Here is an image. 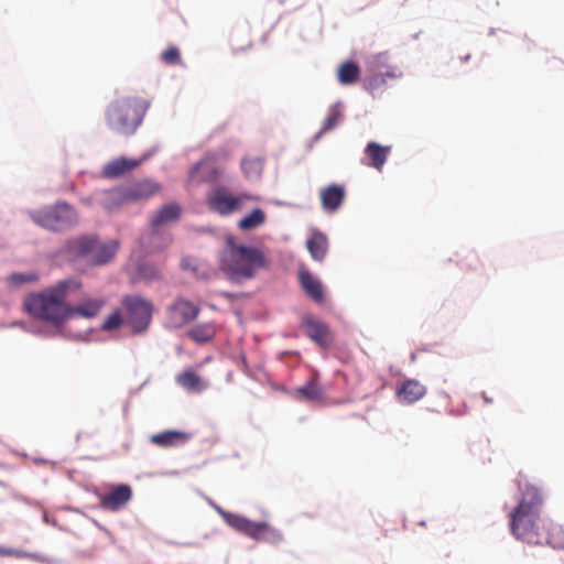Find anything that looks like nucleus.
<instances>
[{"label":"nucleus","mask_w":564,"mask_h":564,"mask_svg":"<svg viewBox=\"0 0 564 564\" xmlns=\"http://www.w3.org/2000/svg\"><path fill=\"white\" fill-rule=\"evenodd\" d=\"M9 283L12 285H22L24 283H33L39 280V275L34 272L30 273H14L9 276Z\"/></svg>","instance_id":"f704fd0d"},{"label":"nucleus","mask_w":564,"mask_h":564,"mask_svg":"<svg viewBox=\"0 0 564 564\" xmlns=\"http://www.w3.org/2000/svg\"><path fill=\"white\" fill-rule=\"evenodd\" d=\"M299 280L304 292L316 303L324 302V290L321 281L307 270H300Z\"/></svg>","instance_id":"2eb2a0df"},{"label":"nucleus","mask_w":564,"mask_h":564,"mask_svg":"<svg viewBox=\"0 0 564 564\" xmlns=\"http://www.w3.org/2000/svg\"><path fill=\"white\" fill-rule=\"evenodd\" d=\"M121 303L126 311V321L133 330L135 333L145 330L152 319V303L138 295H127Z\"/></svg>","instance_id":"6e6552de"},{"label":"nucleus","mask_w":564,"mask_h":564,"mask_svg":"<svg viewBox=\"0 0 564 564\" xmlns=\"http://www.w3.org/2000/svg\"><path fill=\"white\" fill-rule=\"evenodd\" d=\"M188 337L199 344L212 340L216 335V326L213 323L195 325L187 332Z\"/></svg>","instance_id":"bb28decb"},{"label":"nucleus","mask_w":564,"mask_h":564,"mask_svg":"<svg viewBox=\"0 0 564 564\" xmlns=\"http://www.w3.org/2000/svg\"><path fill=\"white\" fill-rule=\"evenodd\" d=\"M181 216V207L177 204H167L159 209L151 219L153 229L176 221Z\"/></svg>","instance_id":"4be33fe9"},{"label":"nucleus","mask_w":564,"mask_h":564,"mask_svg":"<svg viewBox=\"0 0 564 564\" xmlns=\"http://www.w3.org/2000/svg\"><path fill=\"white\" fill-rule=\"evenodd\" d=\"M345 187L332 184L321 189L319 198L324 210L335 213L343 205L345 199Z\"/></svg>","instance_id":"ddd939ff"},{"label":"nucleus","mask_w":564,"mask_h":564,"mask_svg":"<svg viewBox=\"0 0 564 564\" xmlns=\"http://www.w3.org/2000/svg\"><path fill=\"white\" fill-rule=\"evenodd\" d=\"M139 165V161L127 158H118L105 165L102 174L106 177L115 178L133 170Z\"/></svg>","instance_id":"aec40b11"},{"label":"nucleus","mask_w":564,"mask_h":564,"mask_svg":"<svg viewBox=\"0 0 564 564\" xmlns=\"http://www.w3.org/2000/svg\"><path fill=\"white\" fill-rule=\"evenodd\" d=\"M0 554L1 555H9V554H11V552L0 546Z\"/></svg>","instance_id":"a19ab883"},{"label":"nucleus","mask_w":564,"mask_h":564,"mask_svg":"<svg viewBox=\"0 0 564 564\" xmlns=\"http://www.w3.org/2000/svg\"><path fill=\"white\" fill-rule=\"evenodd\" d=\"M159 189V184L149 180H143L107 191L105 193L102 204L105 208L110 210L126 204L147 199L158 193Z\"/></svg>","instance_id":"39448f33"},{"label":"nucleus","mask_w":564,"mask_h":564,"mask_svg":"<svg viewBox=\"0 0 564 564\" xmlns=\"http://www.w3.org/2000/svg\"><path fill=\"white\" fill-rule=\"evenodd\" d=\"M468 265L470 269H476V265H473L474 262H477L478 259L475 254H470V257H468Z\"/></svg>","instance_id":"4c0bfd02"},{"label":"nucleus","mask_w":564,"mask_h":564,"mask_svg":"<svg viewBox=\"0 0 564 564\" xmlns=\"http://www.w3.org/2000/svg\"><path fill=\"white\" fill-rule=\"evenodd\" d=\"M94 248L90 252L89 263L102 265L110 262L117 254L119 242L117 240L100 241L94 236Z\"/></svg>","instance_id":"f8f14e48"},{"label":"nucleus","mask_w":564,"mask_h":564,"mask_svg":"<svg viewBox=\"0 0 564 564\" xmlns=\"http://www.w3.org/2000/svg\"><path fill=\"white\" fill-rule=\"evenodd\" d=\"M484 399L487 403H490L491 402V399L490 398H487L486 395H484Z\"/></svg>","instance_id":"79ce46f5"},{"label":"nucleus","mask_w":564,"mask_h":564,"mask_svg":"<svg viewBox=\"0 0 564 564\" xmlns=\"http://www.w3.org/2000/svg\"><path fill=\"white\" fill-rule=\"evenodd\" d=\"M257 199L258 197L250 193H235L229 187L217 186L207 195V205L219 216H229L241 212L248 202Z\"/></svg>","instance_id":"0eeeda50"},{"label":"nucleus","mask_w":564,"mask_h":564,"mask_svg":"<svg viewBox=\"0 0 564 564\" xmlns=\"http://www.w3.org/2000/svg\"><path fill=\"white\" fill-rule=\"evenodd\" d=\"M369 67L371 72H384L391 69L393 66L390 65L387 53H379L370 58Z\"/></svg>","instance_id":"473e14b6"},{"label":"nucleus","mask_w":564,"mask_h":564,"mask_svg":"<svg viewBox=\"0 0 564 564\" xmlns=\"http://www.w3.org/2000/svg\"><path fill=\"white\" fill-rule=\"evenodd\" d=\"M82 282L76 279L58 281L41 292L29 294L24 299L25 311L35 319L61 325L69 318L70 305L67 297L80 290Z\"/></svg>","instance_id":"f257e3e1"},{"label":"nucleus","mask_w":564,"mask_h":564,"mask_svg":"<svg viewBox=\"0 0 564 564\" xmlns=\"http://www.w3.org/2000/svg\"><path fill=\"white\" fill-rule=\"evenodd\" d=\"M205 165H206V162L202 161V162H199V163H197V164L195 165V169H196V170H200V169H203Z\"/></svg>","instance_id":"ea45409f"},{"label":"nucleus","mask_w":564,"mask_h":564,"mask_svg":"<svg viewBox=\"0 0 564 564\" xmlns=\"http://www.w3.org/2000/svg\"><path fill=\"white\" fill-rule=\"evenodd\" d=\"M241 167L247 177H258L263 170V160L260 158H246L241 162Z\"/></svg>","instance_id":"7c9ffc66"},{"label":"nucleus","mask_w":564,"mask_h":564,"mask_svg":"<svg viewBox=\"0 0 564 564\" xmlns=\"http://www.w3.org/2000/svg\"><path fill=\"white\" fill-rule=\"evenodd\" d=\"M140 273L145 279H156L160 276V271L150 264H144L140 268Z\"/></svg>","instance_id":"e433bc0d"},{"label":"nucleus","mask_w":564,"mask_h":564,"mask_svg":"<svg viewBox=\"0 0 564 564\" xmlns=\"http://www.w3.org/2000/svg\"><path fill=\"white\" fill-rule=\"evenodd\" d=\"M341 119H343L341 111L336 107L332 108L328 116L326 117V119L323 122V127L321 129L319 134L326 133V132L335 129L339 124Z\"/></svg>","instance_id":"2f4dec72"},{"label":"nucleus","mask_w":564,"mask_h":564,"mask_svg":"<svg viewBox=\"0 0 564 564\" xmlns=\"http://www.w3.org/2000/svg\"><path fill=\"white\" fill-rule=\"evenodd\" d=\"M251 539L270 544H278L283 540V535L269 523L257 522Z\"/></svg>","instance_id":"b1692460"},{"label":"nucleus","mask_w":564,"mask_h":564,"mask_svg":"<svg viewBox=\"0 0 564 564\" xmlns=\"http://www.w3.org/2000/svg\"><path fill=\"white\" fill-rule=\"evenodd\" d=\"M30 216L35 224L52 231L66 230L78 221L77 213L65 202L32 212Z\"/></svg>","instance_id":"423d86ee"},{"label":"nucleus","mask_w":564,"mask_h":564,"mask_svg":"<svg viewBox=\"0 0 564 564\" xmlns=\"http://www.w3.org/2000/svg\"><path fill=\"white\" fill-rule=\"evenodd\" d=\"M265 219V213L261 208H254L238 221V228L243 231L252 230L263 225Z\"/></svg>","instance_id":"c756f323"},{"label":"nucleus","mask_w":564,"mask_h":564,"mask_svg":"<svg viewBox=\"0 0 564 564\" xmlns=\"http://www.w3.org/2000/svg\"><path fill=\"white\" fill-rule=\"evenodd\" d=\"M360 76V67L356 62L346 61L341 63L337 70V79L341 85L355 84Z\"/></svg>","instance_id":"a878e982"},{"label":"nucleus","mask_w":564,"mask_h":564,"mask_svg":"<svg viewBox=\"0 0 564 564\" xmlns=\"http://www.w3.org/2000/svg\"><path fill=\"white\" fill-rule=\"evenodd\" d=\"M543 498L538 488L528 487L519 502L508 513L511 534L529 544L549 543V536L544 532V522L541 518Z\"/></svg>","instance_id":"f03ea898"},{"label":"nucleus","mask_w":564,"mask_h":564,"mask_svg":"<svg viewBox=\"0 0 564 564\" xmlns=\"http://www.w3.org/2000/svg\"><path fill=\"white\" fill-rule=\"evenodd\" d=\"M176 382L189 392H200L206 388L199 376L192 370H186L176 377Z\"/></svg>","instance_id":"cd10ccee"},{"label":"nucleus","mask_w":564,"mask_h":564,"mask_svg":"<svg viewBox=\"0 0 564 564\" xmlns=\"http://www.w3.org/2000/svg\"><path fill=\"white\" fill-rule=\"evenodd\" d=\"M132 498V489L129 485L121 484L101 496L100 507L109 511H118L123 508Z\"/></svg>","instance_id":"9b49d317"},{"label":"nucleus","mask_w":564,"mask_h":564,"mask_svg":"<svg viewBox=\"0 0 564 564\" xmlns=\"http://www.w3.org/2000/svg\"><path fill=\"white\" fill-rule=\"evenodd\" d=\"M199 307L185 299H176L167 308V324L173 328H181L194 321Z\"/></svg>","instance_id":"1a4fd4ad"},{"label":"nucleus","mask_w":564,"mask_h":564,"mask_svg":"<svg viewBox=\"0 0 564 564\" xmlns=\"http://www.w3.org/2000/svg\"><path fill=\"white\" fill-rule=\"evenodd\" d=\"M372 73L373 74L370 75L365 83L366 88L371 93L384 86L388 78L395 79L402 76V72L398 67H392L391 69L384 72Z\"/></svg>","instance_id":"393cba45"},{"label":"nucleus","mask_w":564,"mask_h":564,"mask_svg":"<svg viewBox=\"0 0 564 564\" xmlns=\"http://www.w3.org/2000/svg\"><path fill=\"white\" fill-rule=\"evenodd\" d=\"M122 323L123 319L121 313L119 310H117L105 318L101 328L106 332H111L119 328Z\"/></svg>","instance_id":"72a5a7b5"},{"label":"nucleus","mask_w":564,"mask_h":564,"mask_svg":"<svg viewBox=\"0 0 564 564\" xmlns=\"http://www.w3.org/2000/svg\"><path fill=\"white\" fill-rule=\"evenodd\" d=\"M151 443L160 447H173L189 440V434L180 431H164L151 436Z\"/></svg>","instance_id":"6ab92c4d"},{"label":"nucleus","mask_w":564,"mask_h":564,"mask_svg":"<svg viewBox=\"0 0 564 564\" xmlns=\"http://www.w3.org/2000/svg\"><path fill=\"white\" fill-rule=\"evenodd\" d=\"M391 151V147H383L377 142H369L365 149V154L367 155L368 162L366 165L371 166L378 171H381L388 155Z\"/></svg>","instance_id":"a211bd4d"},{"label":"nucleus","mask_w":564,"mask_h":564,"mask_svg":"<svg viewBox=\"0 0 564 564\" xmlns=\"http://www.w3.org/2000/svg\"><path fill=\"white\" fill-rule=\"evenodd\" d=\"M150 102L138 96L121 97L106 109V122L112 131L122 135L133 134L142 123Z\"/></svg>","instance_id":"7ed1b4c3"},{"label":"nucleus","mask_w":564,"mask_h":564,"mask_svg":"<svg viewBox=\"0 0 564 564\" xmlns=\"http://www.w3.org/2000/svg\"><path fill=\"white\" fill-rule=\"evenodd\" d=\"M105 304L106 300L102 297H87L76 306L70 305L69 318L72 316H80L85 318L96 317Z\"/></svg>","instance_id":"dca6fc26"},{"label":"nucleus","mask_w":564,"mask_h":564,"mask_svg":"<svg viewBox=\"0 0 564 564\" xmlns=\"http://www.w3.org/2000/svg\"><path fill=\"white\" fill-rule=\"evenodd\" d=\"M94 246V236H79L67 240L61 249V254L70 262L86 260L89 263Z\"/></svg>","instance_id":"9d476101"},{"label":"nucleus","mask_w":564,"mask_h":564,"mask_svg":"<svg viewBox=\"0 0 564 564\" xmlns=\"http://www.w3.org/2000/svg\"><path fill=\"white\" fill-rule=\"evenodd\" d=\"M219 513L221 514L223 519L229 527H231L232 529L240 533L246 534L249 538L252 536L257 522L251 521L240 514L231 513L228 511L219 510Z\"/></svg>","instance_id":"412c9836"},{"label":"nucleus","mask_w":564,"mask_h":564,"mask_svg":"<svg viewBox=\"0 0 564 564\" xmlns=\"http://www.w3.org/2000/svg\"><path fill=\"white\" fill-rule=\"evenodd\" d=\"M213 274H214V271L213 270H208V272L203 274V278L204 279H209Z\"/></svg>","instance_id":"58836bf2"},{"label":"nucleus","mask_w":564,"mask_h":564,"mask_svg":"<svg viewBox=\"0 0 564 564\" xmlns=\"http://www.w3.org/2000/svg\"><path fill=\"white\" fill-rule=\"evenodd\" d=\"M306 335L319 347L326 348L330 344V332L326 324L313 319L305 322Z\"/></svg>","instance_id":"f3484780"},{"label":"nucleus","mask_w":564,"mask_h":564,"mask_svg":"<svg viewBox=\"0 0 564 564\" xmlns=\"http://www.w3.org/2000/svg\"><path fill=\"white\" fill-rule=\"evenodd\" d=\"M395 393L400 402L412 404L425 395L426 388L415 379H406L397 388Z\"/></svg>","instance_id":"4468645a"},{"label":"nucleus","mask_w":564,"mask_h":564,"mask_svg":"<svg viewBox=\"0 0 564 564\" xmlns=\"http://www.w3.org/2000/svg\"><path fill=\"white\" fill-rule=\"evenodd\" d=\"M296 392L307 401H321L324 395V390L318 383L317 376H313L304 386L297 388Z\"/></svg>","instance_id":"c85d7f7f"},{"label":"nucleus","mask_w":564,"mask_h":564,"mask_svg":"<svg viewBox=\"0 0 564 564\" xmlns=\"http://www.w3.org/2000/svg\"><path fill=\"white\" fill-rule=\"evenodd\" d=\"M161 59L166 65H176L181 62V53L176 46H169L161 54Z\"/></svg>","instance_id":"c9c22d12"},{"label":"nucleus","mask_w":564,"mask_h":564,"mask_svg":"<svg viewBox=\"0 0 564 564\" xmlns=\"http://www.w3.org/2000/svg\"><path fill=\"white\" fill-rule=\"evenodd\" d=\"M310 254L316 261H323L328 251V239L325 234L314 231L306 241Z\"/></svg>","instance_id":"5701e85b"},{"label":"nucleus","mask_w":564,"mask_h":564,"mask_svg":"<svg viewBox=\"0 0 564 564\" xmlns=\"http://www.w3.org/2000/svg\"><path fill=\"white\" fill-rule=\"evenodd\" d=\"M263 253L253 247L239 246L231 238L220 258V268L232 280L250 279L263 267Z\"/></svg>","instance_id":"20e7f679"}]
</instances>
